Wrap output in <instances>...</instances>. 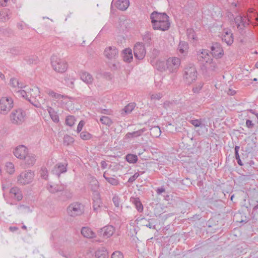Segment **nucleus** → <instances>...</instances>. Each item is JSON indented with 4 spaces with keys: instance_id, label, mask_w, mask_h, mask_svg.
<instances>
[{
    "instance_id": "nucleus-1",
    "label": "nucleus",
    "mask_w": 258,
    "mask_h": 258,
    "mask_svg": "<svg viewBox=\"0 0 258 258\" xmlns=\"http://www.w3.org/2000/svg\"><path fill=\"white\" fill-rule=\"evenodd\" d=\"M150 19L154 30L165 31L167 30L170 26L169 17L165 13L154 11L150 15Z\"/></svg>"
},
{
    "instance_id": "nucleus-2",
    "label": "nucleus",
    "mask_w": 258,
    "mask_h": 258,
    "mask_svg": "<svg viewBox=\"0 0 258 258\" xmlns=\"http://www.w3.org/2000/svg\"><path fill=\"white\" fill-rule=\"evenodd\" d=\"M84 213V205L78 202H73L67 208L68 215L72 218L81 216Z\"/></svg>"
},
{
    "instance_id": "nucleus-3",
    "label": "nucleus",
    "mask_w": 258,
    "mask_h": 258,
    "mask_svg": "<svg viewBox=\"0 0 258 258\" xmlns=\"http://www.w3.org/2000/svg\"><path fill=\"white\" fill-rule=\"evenodd\" d=\"M197 77V71L192 64L187 66L184 70L183 78L187 84H191Z\"/></svg>"
},
{
    "instance_id": "nucleus-4",
    "label": "nucleus",
    "mask_w": 258,
    "mask_h": 258,
    "mask_svg": "<svg viewBox=\"0 0 258 258\" xmlns=\"http://www.w3.org/2000/svg\"><path fill=\"white\" fill-rule=\"evenodd\" d=\"M51 62L53 70L58 73H64L68 68L67 62L56 56H52L51 58Z\"/></svg>"
},
{
    "instance_id": "nucleus-5",
    "label": "nucleus",
    "mask_w": 258,
    "mask_h": 258,
    "mask_svg": "<svg viewBox=\"0 0 258 258\" xmlns=\"http://www.w3.org/2000/svg\"><path fill=\"white\" fill-rule=\"evenodd\" d=\"M250 18L251 16L249 15L248 16V18H246V16L238 15L234 18V22L237 29L241 34L244 32V29L249 25Z\"/></svg>"
},
{
    "instance_id": "nucleus-6",
    "label": "nucleus",
    "mask_w": 258,
    "mask_h": 258,
    "mask_svg": "<svg viewBox=\"0 0 258 258\" xmlns=\"http://www.w3.org/2000/svg\"><path fill=\"white\" fill-rule=\"evenodd\" d=\"M13 99L10 97L5 96L0 99V113L7 114L13 107Z\"/></svg>"
},
{
    "instance_id": "nucleus-7",
    "label": "nucleus",
    "mask_w": 258,
    "mask_h": 258,
    "mask_svg": "<svg viewBox=\"0 0 258 258\" xmlns=\"http://www.w3.org/2000/svg\"><path fill=\"white\" fill-rule=\"evenodd\" d=\"M25 113L21 109H18L13 111L10 115L11 122L14 124H20L25 119Z\"/></svg>"
},
{
    "instance_id": "nucleus-8",
    "label": "nucleus",
    "mask_w": 258,
    "mask_h": 258,
    "mask_svg": "<svg viewBox=\"0 0 258 258\" xmlns=\"http://www.w3.org/2000/svg\"><path fill=\"white\" fill-rule=\"evenodd\" d=\"M180 63V59L178 57H169L166 60V68L170 73H175L177 71Z\"/></svg>"
},
{
    "instance_id": "nucleus-9",
    "label": "nucleus",
    "mask_w": 258,
    "mask_h": 258,
    "mask_svg": "<svg viewBox=\"0 0 258 258\" xmlns=\"http://www.w3.org/2000/svg\"><path fill=\"white\" fill-rule=\"evenodd\" d=\"M34 172L31 171L22 172L18 177V181L22 184L30 183L34 177Z\"/></svg>"
},
{
    "instance_id": "nucleus-10",
    "label": "nucleus",
    "mask_w": 258,
    "mask_h": 258,
    "mask_svg": "<svg viewBox=\"0 0 258 258\" xmlns=\"http://www.w3.org/2000/svg\"><path fill=\"white\" fill-rule=\"evenodd\" d=\"M199 59L200 61H205L206 63H210L209 68L212 70H215L217 68L216 64L213 62L211 63V60L212 59L211 58L209 54V51L208 50H203L202 51L198 54Z\"/></svg>"
},
{
    "instance_id": "nucleus-11",
    "label": "nucleus",
    "mask_w": 258,
    "mask_h": 258,
    "mask_svg": "<svg viewBox=\"0 0 258 258\" xmlns=\"http://www.w3.org/2000/svg\"><path fill=\"white\" fill-rule=\"evenodd\" d=\"M134 52L135 56L138 59H142L146 55L144 46L141 43H137L134 46Z\"/></svg>"
},
{
    "instance_id": "nucleus-12",
    "label": "nucleus",
    "mask_w": 258,
    "mask_h": 258,
    "mask_svg": "<svg viewBox=\"0 0 258 258\" xmlns=\"http://www.w3.org/2000/svg\"><path fill=\"white\" fill-rule=\"evenodd\" d=\"M211 49V53L216 58H220L223 55V50L221 45L218 43H213Z\"/></svg>"
},
{
    "instance_id": "nucleus-13",
    "label": "nucleus",
    "mask_w": 258,
    "mask_h": 258,
    "mask_svg": "<svg viewBox=\"0 0 258 258\" xmlns=\"http://www.w3.org/2000/svg\"><path fill=\"white\" fill-rule=\"evenodd\" d=\"M118 50L114 46L107 47L104 52L105 56L109 59L116 58L118 56Z\"/></svg>"
},
{
    "instance_id": "nucleus-14",
    "label": "nucleus",
    "mask_w": 258,
    "mask_h": 258,
    "mask_svg": "<svg viewBox=\"0 0 258 258\" xmlns=\"http://www.w3.org/2000/svg\"><path fill=\"white\" fill-rule=\"evenodd\" d=\"M67 164H66L62 163H58L53 167L52 170V173L53 174L57 175L59 177L61 173H63L67 172Z\"/></svg>"
},
{
    "instance_id": "nucleus-15",
    "label": "nucleus",
    "mask_w": 258,
    "mask_h": 258,
    "mask_svg": "<svg viewBox=\"0 0 258 258\" xmlns=\"http://www.w3.org/2000/svg\"><path fill=\"white\" fill-rule=\"evenodd\" d=\"M27 153V148L23 145L17 147L14 151V155L20 159H23Z\"/></svg>"
},
{
    "instance_id": "nucleus-16",
    "label": "nucleus",
    "mask_w": 258,
    "mask_h": 258,
    "mask_svg": "<svg viewBox=\"0 0 258 258\" xmlns=\"http://www.w3.org/2000/svg\"><path fill=\"white\" fill-rule=\"evenodd\" d=\"M114 232V228L111 225L106 226L100 229L99 234L105 238H108L112 235Z\"/></svg>"
},
{
    "instance_id": "nucleus-17",
    "label": "nucleus",
    "mask_w": 258,
    "mask_h": 258,
    "mask_svg": "<svg viewBox=\"0 0 258 258\" xmlns=\"http://www.w3.org/2000/svg\"><path fill=\"white\" fill-rule=\"evenodd\" d=\"M38 94H36L35 92L34 94H30V97L28 99V100L36 107L40 108L41 104L44 103V99L40 97H39V99H37L34 96Z\"/></svg>"
},
{
    "instance_id": "nucleus-18",
    "label": "nucleus",
    "mask_w": 258,
    "mask_h": 258,
    "mask_svg": "<svg viewBox=\"0 0 258 258\" xmlns=\"http://www.w3.org/2000/svg\"><path fill=\"white\" fill-rule=\"evenodd\" d=\"M66 185L63 184H47V189L51 194L61 192L66 188Z\"/></svg>"
},
{
    "instance_id": "nucleus-19",
    "label": "nucleus",
    "mask_w": 258,
    "mask_h": 258,
    "mask_svg": "<svg viewBox=\"0 0 258 258\" xmlns=\"http://www.w3.org/2000/svg\"><path fill=\"white\" fill-rule=\"evenodd\" d=\"M33 92H35L36 94L40 93L39 88L36 87H35L33 89H29L27 91L22 89L17 91L19 96H21L27 100L29 98L28 96L30 95V94Z\"/></svg>"
},
{
    "instance_id": "nucleus-20",
    "label": "nucleus",
    "mask_w": 258,
    "mask_h": 258,
    "mask_svg": "<svg viewBox=\"0 0 258 258\" xmlns=\"http://www.w3.org/2000/svg\"><path fill=\"white\" fill-rule=\"evenodd\" d=\"M10 194L11 196L16 199L17 201H20L23 199V195L20 189L18 187H13L10 189Z\"/></svg>"
},
{
    "instance_id": "nucleus-21",
    "label": "nucleus",
    "mask_w": 258,
    "mask_h": 258,
    "mask_svg": "<svg viewBox=\"0 0 258 258\" xmlns=\"http://www.w3.org/2000/svg\"><path fill=\"white\" fill-rule=\"evenodd\" d=\"M151 63L155 69L160 72L165 71L166 70V65L164 61L152 59L151 60Z\"/></svg>"
},
{
    "instance_id": "nucleus-22",
    "label": "nucleus",
    "mask_w": 258,
    "mask_h": 258,
    "mask_svg": "<svg viewBox=\"0 0 258 258\" xmlns=\"http://www.w3.org/2000/svg\"><path fill=\"white\" fill-rule=\"evenodd\" d=\"M93 208L95 211L97 212L102 206V201L100 198V194H96L93 195Z\"/></svg>"
},
{
    "instance_id": "nucleus-23",
    "label": "nucleus",
    "mask_w": 258,
    "mask_h": 258,
    "mask_svg": "<svg viewBox=\"0 0 258 258\" xmlns=\"http://www.w3.org/2000/svg\"><path fill=\"white\" fill-rule=\"evenodd\" d=\"M222 40L228 45H231L233 42V34L230 30H225L222 37Z\"/></svg>"
},
{
    "instance_id": "nucleus-24",
    "label": "nucleus",
    "mask_w": 258,
    "mask_h": 258,
    "mask_svg": "<svg viewBox=\"0 0 258 258\" xmlns=\"http://www.w3.org/2000/svg\"><path fill=\"white\" fill-rule=\"evenodd\" d=\"M129 5V0H118L116 2V7L121 11L126 10Z\"/></svg>"
},
{
    "instance_id": "nucleus-25",
    "label": "nucleus",
    "mask_w": 258,
    "mask_h": 258,
    "mask_svg": "<svg viewBox=\"0 0 258 258\" xmlns=\"http://www.w3.org/2000/svg\"><path fill=\"white\" fill-rule=\"evenodd\" d=\"M90 187L91 190L93 191V195H95L96 194H99L98 191L99 187V182L95 178H92L90 182Z\"/></svg>"
},
{
    "instance_id": "nucleus-26",
    "label": "nucleus",
    "mask_w": 258,
    "mask_h": 258,
    "mask_svg": "<svg viewBox=\"0 0 258 258\" xmlns=\"http://www.w3.org/2000/svg\"><path fill=\"white\" fill-rule=\"evenodd\" d=\"M11 13L9 9H3L0 11V22H5L11 17Z\"/></svg>"
},
{
    "instance_id": "nucleus-27",
    "label": "nucleus",
    "mask_w": 258,
    "mask_h": 258,
    "mask_svg": "<svg viewBox=\"0 0 258 258\" xmlns=\"http://www.w3.org/2000/svg\"><path fill=\"white\" fill-rule=\"evenodd\" d=\"M81 79L88 84H92L93 78L91 74L86 72H82L80 75Z\"/></svg>"
},
{
    "instance_id": "nucleus-28",
    "label": "nucleus",
    "mask_w": 258,
    "mask_h": 258,
    "mask_svg": "<svg viewBox=\"0 0 258 258\" xmlns=\"http://www.w3.org/2000/svg\"><path fill=\"white\" fill-rule=\"evenodd\" d=\"M122 57L124 61L131 62L133 58L132 49L130 48L125 49L122 52Z\"/></svg>"
},
{
    "instance_id": "nucleus-29",
    "label": "nucleus",
    "mask_w": 258,
    "mask_h": 258,
    "mask_svg": "<svg viewBox=\"0 0 258 258\" xmlns=\"http://www.w3.org/2000/svg\"><path fill=\"white\" fill-rule=\"evenodd\" d=\"M47 110L53 121L58 123L59 121V119L57 112L53 108L49 106L47 107Z\"/></svg>"
},
{
    "instance_id": "nucleus-30",
    "label": "nucleus",
    "mask_w": 258,
    "mask_h": 258,
    "mask_svg": "<svg viewBox=\"0 0 258 258\" xmlns=\"http://www.w3.org/2000/svg\"><path fill=\"white\" fill-rule=\"evenodd\" d=\"M82 235L86 238H92L95 237V234L88 227H83L81 229Z\"/></svg>"
},
{
    "instance_id": "nucleus-31",
    "label": "nucleus",
    "mask_w": 258,
    "mask_h": 258,
    "mask_svg": "<svg viewBox=\"0 0 258 258\" xmlns=\"http://www.w3.org/2000/svg\"><path fill=\"white\" fill-rule=\"evenodd\" d=\"M131 201L135 206L138 212H142L143 211V206L139 198H132Z\"/></svg>"
},
{
    "instance_id": "nucleus-32",
    "label": "nucleus",
    "mask_w": 258,
    "mask_h": 258,
    "mask_svg": "<svg viewBox=\"0 0 258 258\" xmlns=\"http://www.w3.org/2000/svg\"><path fill=\"white\" fill-rule=\"evenodd\" d=\"M146 128H143L137 131L133 132L132 133H128L126 134L125 139H130L141 136L143 133L146 131Z\"/></svg>"
},
{
    "instance_id": "nucleus-33",
    "label": "nucleus",
    "mask_w": 258,
    "mask_h": 258,
    "mask_svg": "<svg viewBox=\"0 0 258 258\" xmlns=\"http://www.w3.org/2000/svg\"><path fill=\"white\" fill-rule=\"evenodd\" d=\"M61 193L59 197L62 201L71 199L73 197V192L69 189H66L65 188L63 191H61Z\"/></svg>"
},
{
    "instance_id": "nucleus-34",
    "label": "nucleus",
    "mask_w": 258,
    "mask_h": 258,
    "mask_svg": "<svg viewBox=\"0 0 258 258\" xmlns=\"http://www.w3.org/2000/svg\"><path fill=\"white\" fill-rule=\"evenodd\" d=\"M23 159L25 160L26 163L29 166L33 165L36 161L35 156L33 154H28L27 153Z\"/></svg>"
},
{
    "instance_id": "nucleus-35",
    "label": "nucleus",
    "mask_w": 258,
    "mask_h": 258,
    "mask_svg": "<svg viewBox=\"0 0 258 258\" xmlns=\"http://www.w3.org/2000/svg\"><path fill=\"white\" fill-rule=\"evenodd\" d=\"M103 176L105 179V180L110 184L114 186L119 184V182L117 179L114 177H109L107 176V173L106 172L104 173Z\"/></svg>"
},
{
    "instance_id": "nucleus-36",
    "label": "nucleus",
    "mask_w": 258,
    "mask_h": 258,
    "mask_svg": "<svg viewBox=\"0 0 258 258\" xmlns=\"http://www.w3.org/2000/svg\"><path fill=\"white\" fill-rule=\"evenodd\" d=\"M125 160L130 164L136 163L138 160V156L136 155L128 154L125 156Z\"/></svg>"
},
{
    "instance_id": "nucleus-37",
    "label": "nucleus",
    "mask_w": 258,
    "mask_h": 258,
    "mask_svg": "<svg viewBox=\"0 0 258 258\" xmlns=\"http://www.w3.org/2000/svg\"><path fill=\"white\" fill-rule=\"evenodd\" d=\"M161 133L160 128L158 126L152 127L150 129V134L153 137H159Z\"/></svg>"
},
{
    "instance_id": "nucleus-38",
    "label": "nucleus",
    "mask_w": 258,
    "mask_h": 258,
    "mask_svg": "<svg viewBox=\"0 0 258 258\" xmlns=\"http://www.w3.org/2000/svg\"><path fill=\"white\" fill-rule=\"evenodd\" d=\"M95 256L96 258H108V253L104 249H99L95 252Z\"/></svg>"
},
{
    "instance_id": "nucleus-39",
    "label": "nucleus",
    "mask_w": 258,
    "mask_h": 258,
    "mask_svg": "<svg viewBox=\"0 0 258 258\" xmlns=\"http://www.w3.org/2000/svg\"><path fill=\"white\" fill-rule=\"evenodd\" d=\"M100 121L103 124L108 126H110L113 123L112 120L109 117L106 116H102L100 118Z\"/></svg>"
},
{
    "instance_id": "nucleus-40",
    "label": "nucleus",
    "mask_w": 258,
    "mask_h": 258,
    "mask_svg": "<svg viewBox=\"0 0 258 258\" xmlns=\"http://www.w3.org/2000/svg\"><path fill=\"white\" fill-rule=\"evenodd\" d=\"M18 212L20 214H24L31 212L30 207L24 205H20L17 206Z\"/></svg>"
},
{
    "instance_id": "nucleus-41",
    "label": "nucleus",
    "mask_w": 258,
    "mask_h": 258,
    "mask_svg": "<svg viewBox=\"0 0 258 258\" xmlns=\"http://www.w3.org/2000/svg\"><path fill=\"white\" fill-rule=\"evenodd\" d=\"M249 15L251 16L250 23H252V20L254 19L256 21H258V17L256 15V12H254V10L253 9H249L247 13L246 17L248 18V16Z\"/></svg>"
},
{
    "instance_id": "nucleus-42",
    "label": "nucleus",
    "mask_w": 258,
    "mask_h": 258,
    "mask_svg": "<svg viewBox=\"0 0 258 258\" xmlns=\"http://www.w3.org/2000/svg\"><path fill=\"white\" fill-rule=\"evenodd\" d=\"M25 60L29 64H35L38 62V57L35 55H31L25 57Z\"/></svg>"
},
{
    "instance_id": "nucleus-43",
    "label": "nucleus",
    "mask_w": 258,
    "mask_h": 258,
    "mask_svg": "<svg viewBox=\"0 0 258 258\" xmlns=\"http://www.w3.org/2000/svg\"><path fill=\"white\" fill-rule=\"evenodd\" d=\"M187 48L188 44L186 42L184 41L180 42L178 48L179 52L181 53H183Z\"/></svg>"
},
{
    "instance_id": "nucleus-44",
    "label": "nucleus",
    "mask_w": 258,
    "mask_h": 258,
    "mask_svg": "<svg viewBox=\"0 0 258 258\" xmlns=\"http://www.w3.org/2000/svg\"><path fill=\"white\" fill-rule=\"evenodd\" d=\"M75 116L73 115H69L66 118V123L70 126H72L75 124Z\"/></svg>"
},
{
    "instance_id": "nucleus-45",
    "label": "nucleus",
    "mask_w": 258,
    "mask_h": 258,
    "mask_svg": "<svg viewBox=\"0 0 258 258\" xmlns=\"http://www.w3.org/2000/svg\"><path fill=\"white\" fill-rule=\"evenodd\" d=\"M135 103H130L124 107V108L123 109V111H124L126 114H128L133 111V110L135 108Z\"/></svg>"
},
{
    "instance_id": "nucleus-46",
    "label": "nucleus",
    "mask_w": 258,
    "mask_h": 258,
    "mask_svg": "<svg viewBox=\"0 0 258 258\" xmlns=\"http://www.w3.org/2000/svg\"><path fill=\"white\" fill-rule=\"evenodd\" d=\"M74 139L72 137L67 135L64 136L63 144L65 145L69 146L70 145H71L74 143Z\"/></svg>"
},
{
    "instance_id": "nucleus-47",
    "label": "nucleus",
    "mask_w": 258,
    "mask_h": 258,
    "mask_svg": "<svg viewBox=\"0 0 258 258\" xmlns=\"http://www.w3.org/2000/svg\"><path fill=\"white\" fill-rule=\"evenodd\" d=\"M189 122L195 127H205V125L202 123L201 120L199 119L191 120L189 121Z\"/></svg>"
},
{
    "instance_id": "nucleus-48",
    "label": "nucleus",
    "mask_w": 258,
    "mask_h": 258,
    "mask_svg": "<svg viewBox=\"0 0 258 258\" xmlns=\"http://www.w3.org/2000/svg\"><path fill=\"white\" fill-rule=\"evenodd\" d=\"M9 52L14 55H18L21 53V50L17 47H13L9 49Z\"/></svg>"
},
{
    "instance_id": "nucleus-49",
    "label": "nucleus",
    "mask_w": 258,
    "mask_h": 258,
    "mask_svg": "<svg viewBox=\"0 0 258 258\" xmlns=\"http://www.w3.org/2000/svg\"><path fill=\"white\" fill-rule=\"evenodd\" d=\"M144 42L147 45H149L151 42V34L149 32H146L143 36Z\"/></svg>"
},
{
    "instance_id": "nucleus-50",
    "label": "nucleus",
    "mask_w": 258,
    "mask_h": 258,
    "mask_svg": "<svg viewBox=\"0 0 258 258\" xmlns=\"http://www.w3.org/2000/svg\"><path fill=\"white\" fill-rule=\"evenodd\" d=\"M40 174L41 177L47 180L48 179V171L46 167H41L40 171Z\"/></svg>"
},
{
    "instance_id": "nucleus-51",
    "label": "nucleus",
    "mask_w": 258,
    "mask_h": 258,
    "mask_svg": "<svg viewBox=\"0 0 258 258\" xmlns=\"http://www.w3.org/2000/svg\"><path fill=\"white\" fill-rule=\"evenodd\" d=\"M112 202L116 207L119 208L120 207V200L118 196H114L112 198Z\"/></svg>"
},
{
    "instance_id": "nucleus-52",
    "label": "nucleus",
    "mask_w": 258,
    "mask_h": 258,
    "mask_svg": "<svg viewBox=\"0 0 258 258\" xmlns=\"http://www.w3.org/2000/svg\"><path fill=\"white\" fill-rule=\"evenodd\" d=\"M18 80L15 78H12L10 79V84L13 88L17 89L18 86Z\"/></svg>"
},
{
    "instance_id": "nucleus-53",
    "label": "nucleus",
    "mask_w": 258,
    "mask_h": 258,
    "mask_svg": "<svg viewBox=\"0 0 258 258\" xmlns=\"http://www.w3.org/2000/svg\"><path fill=\"white\" fill-rule=\"evenodd\" d=\"M257 202V205L254 207L252 211L253 217L255 218V220H258V201Z\"/></svg>"
},
{
    "instance_id": "nucleus-54",
    "label": "nucleus",
    "mask_w": 258,
    "mask_h": 258,
    "mask_svg": "<svg viewBox=\"0 0 258 258\" xmlns=\"http://www.w3.org/2000/svg\"><path fill=\"white\" fill-rule=\"evenodd\" d=\"M91 135L87 132H83L80 134V137L84 140H88L90 138Z\"/></svg>"
},
{
    "instance_id": "nucleus-55",
    "label": "nucleus",
    "mask_w": 258,
    "mask_h": 258,
    "mask_svg": "<svg viewBox=\"0 0 258 258\" xmlns=\"http://www.w3.org/2000/svg\"><path fill=\"white\" fill-rule=\"evenodd\" d=\"M162 96H163L162 94L160 93L152 94L151 95V99L152 100H159L162 97Z\"/></svg>"
},
{
    "instance_id": "nucleus-56",
    "label": "nucleus",
    "mask_w": 258,
    "mask_h": 258,
    "mask_svg": "<svg viewBox=\"0 0 258 258\" xmlns=\"http://www.w3.org/2000/svg\"><path fill=\"white\" fill-rule=\"evenodd\" d=\"M111 258H123V256L120 251H116L112 254Z\"/></svg>"
},
{
    "instance_id": "nucleus-57",
    "label": "nucleus",
    "mask_w": 258,
    "mask_h": 258,
    "mask_svg": "<svg viewBox=\"0 0 258 258\" xmlns=\"http://www.w3.org/2000/svg\"><path fill=\"white\" fill-rule=\"evenodd\" d=\"M139 176L140 174L138 172L135 173L133 176L129 178L128 182L129 183H133Z\"/></svg>"
},
{
    "instance_id": "nucleus-58",
    "label": "nucleus",
    "mask_w": 258,
    "mask_h": 258,
    "mask_svg": "<svg viewBox=\"0 0 258 258\" xmlns=\"http://www.w3.org/2000/svg\"><path fill=\"white\" fill-rule=\"evenodd\" d=\"M48 94L53 97H55L57 99H60L61 98H62V95L58 94H56V93L54 92L53 91H49L48 93Z\"/></svg>"
},
{
    "instance_id": "nucleus-59",
    "label": "nucleus",
    "mask_w": 258,
    "mask_h": 258,
    "mask_svg": "<svg viewBox=\"0 0 258 258\" xmlns=\"http://www.w3.org/2000/svg\"><path fill=\"white\" fill-rule=\"evenodd\" d=\"M67 85L70 88H73L74 86V80L73 79L66 80Z\"/></svg>"
},
{
    "instance_id": "nucleus-60",
    "label": "nucleus",
    "mask_w": 258,
    "mask_h": 258,
    "mask_svg": "<svg viewBox=\"0 0 258 258\" xmlns=\"http://www.w3.org/2000/svg\"><path fill=\"white\" fill-rule=\"evenodd\" d=\"M160 53L159 50L157 49L154 48L152 52L151 57L153 58V59H155V58L159 55Z\"/></svg>"
},
{
    "instance_id": "nucleus-61",
    "label": "nucleus",
    "mask_w": 258,
    "mask_h": 258,
    "mask_svg": "<svg viewBox=\"0 0 258 258\" xmlns=\"http://www.w3.org/2000/svg\"><path fill=\"white\" fill-rule=\"evenodd\" d=\"M7 168H9L10 170L9 171V172L11 174L13 173L14 172V167L13 163L11 162H9L7 163Z\"/></svg>"
},
{
    "instance_id": "nucleus-62",
    "label": "nucleus",
    "mask_w": 258,
    "mask_h": 258,
    "mask_svg": "<svg viewBox=\"0 0 258 258\" xmlns=\"http://www.w3.org/2000/svg\"><path fill=\"white\" fill-rule=\"evenodd\" d=\"M85 124V122L83 120H81L78 125V126H77V131L78 133H79L82 130V128L83 127V126Z\"/></svg>"
},
{
    "instance_id": "nucleus-63",
    "label": "nucleus",
    "mask_w": 258,
    "mask_h": 258,
    "mask_svg": "<svg viewBox=\"0 0 258 258\" xmlns=\"http://www.w3.org/2000/svg\"><path fill=\"white\" fill-rule=\"evenodd\" d=\"M254 123H252V121L249 119L246 121V126L248 128H252L254 127Z\"/></svg>"
},
{
    "instance_id": "nucleus-64",
    "label": "nucleus",
    "mask_w": 258,
    "mask_h": 258,
    "mask_svg": "<svg viewBox=\"0 0 258 258\" xmlns=\"http://www.w3.org/2000/svg\"><path fill=\"white\" fill-rule=\"evenodd\" d=\"M203 87V84L200 83L198 86L194 87L192 89V91L194 93H198L201 90Z\"/></svg>"
}]
</instances>
